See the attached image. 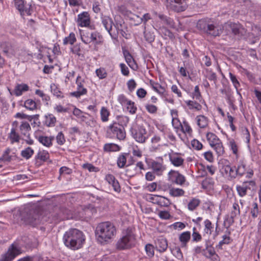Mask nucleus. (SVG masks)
Here are the masks:
<instances>
[{
	"label": "nucleus",
	"mask_w": 261,
	"mask_h": 261,
	"mask_svg": "<svg viewBox=\"0 0 261 261\" xmlns=\"http://www.w3.org/2000/svg\"><path fill=\"white\" fill-rule=\"evenodd\" d=\"M29 90V86L26 84H19L17 85L14 89V94L15 95L18 96L22 94L24 92Z\"/></svg>",
	"instance_id": "34"
},
{
	"label": "nucleus",
	"mask_w": 261,
	"mask_h": 261,
	"mask_svg": "<svg viewBox=\"0 0 261 261\" xmlns=\"http://www.w3.org/2000/svg\"><path fill=\"white\" fill-rule=\"evenodd\" d=\"M35 138L43 145L47 147H49L53 145L52 141L54 139V137L38 136L37 134H35Z\"/></svg>",
	"instance_id": "26"
},
{
	"label": "nucleus",
	"mask_w": 261,
	"mask_h": 261,
	"mask_svg": "<svg viewBox=\"0 0 261 261\" xmlns=\"http://www.w3.org/2000/svg\"><path fill=\"white\" fill-rule=\"evenodd\" d=\"M50 88L51 92L54 96L60 98L64 97V95L57 85L54 83H52L50 86Z\"/></svg>",
	"instance_id": "43"
},
{
	"label": "nucleus",
	"mask_w": 261,
	"mask_h": 261,
	"mask_svg": "<svg viewBox=\"0 0 261 261\" xmlns=\"http://www.w3.org/2000/svg\"><path fill=\"white\" fill-rule=\"evenodd\" d=\"M114 27L116 31H113V33H117V38L119 34H120L125 38H128V34L126 32L127 28L123 20L116 21L114 24Z\"/></svg>",
	"instance_id": "18"
},
{
	"label": "nucleus",
	"mask_w": 261,
	"mask_h": 261,
	"mask_svg": "<svg viewBox=\"0 0 261 261\" xmlns=\"http://www.w3.org/2000/svg\"><path fill=\"white\" fill-rule=\"evenodd\" d=\"M150 85L152 88L156 92L159 93H163L164 91V89L158 83H155L153 81H150Z\"/></svg>",
	"instance_id": "51"
},
{
	"label": "nucleus",
	"mask_w": 261,
	"mask_h": 261,
	"mask_svg": "<svg viewBox=\"0 0 261 261\" xmlns=\"http://www.w3.org/2000/svg\"><path fill=\"white\" fill-rule=\"evenodd\" d=\"M168 156L171 164L174 167H180L184 165V159L180 153L171 150L168 153Z\"/></svg>",
	"instance_id": "15"
},
{
	"label": "nucleus",
	"mask_w": 261,
	"mask_h": 261,
	"mask_svg": "<svg viewBox=\"0 0 261 261\" xmlns=\"http://www.w3.org/2000/svg\"><path fill=\"white\" fill-rule=\"evenodd\" d=\"M247 171L246 162L240 160L236 166L232 167L227 160L222 162L221 169L222 174L230 179H234L237 177H242Z\"/></svg>",
	"instance_id": "3"
},
{
	"label": "nucleus",
	"mask_w": 261,
	"mask_h": 261,
	"mask_svg": "<svg viewBox=\"0 0 261 261\" xmlns=\"http://www.w3.org/2000/svg\"><path fill=\"white\" fill-rule=\"evenodd\" d=\"M255 189V182L253 180L246 181L242 185L237 186L236 189L239 195L244 197L247 194L248 190L253 191Z\"/></svg>",
	"instance_id": "13"
},
{
	"label": "nucleus",
	"mask_w": 261,
	"mask_h": 261,
	"mask_svg": "<svg viewBox=\"0 0 261 261\" xmlns=\"http://www.w3.org/2000/svg\"><path fill=\"white\" fill-rule=\"evenodd\" d=\"M107 133L111 138L116 137L119 140L125 138L124 128L119 126L116 121H113L107 127Z\"/></svg>",
	"instance_id": "10"
},
{
	"label": "nucleus",
	"mask_w": 261,
	"mask_h": 261,
	"mask_svg": "<svg viewBox=\"0 0 261 261\" xmlns=\"http://www.w3.org/2000/svg\"><path fill=\"white\" fill-rule=\"evenodd\" d=\"M56 118L52 114H48L45 116L44 124L48 127H52L55 125Z\"/></svg>",
	"instance_id": "35"
},
{
	"label": "nucleus",
	"mask_w": 261,
	"mask_h": 261,
	"mask_svg": "<svg viewBox=\"0 0 261 261\" xmlns=\"http://www.w3.org/2000/svg\"><path fill=\"white\" fill-rule=\"evenodd\" d=\"M13 4L20 12L29 13L31 5H27L24 0H14Z\"/></svg>",
	"instance_id": "22"
},
{
	"label": "nucleus",
	"mask_w": 261,
	"mask_h": 261,
	"mask_svg": "<svg viewBox=\"0 0 261 261\" xmlns=\"http://www.w3.org/2000/svg\"><path fill=\"white\" fill-rule=\"evenodd\" d=\"M100 119L102 122H106L109 120L110 112L109 110L105 107H102L100 111Z\"/></svg>",
	"instance_id": "39"
},
{
	"label": "nucleus",
	"mask_w": 261,
	"mask_h": 261,
	"mask_svg": "<svg viewBox=\"0 0 261 261\" xmlns=\"http://www.w3.org/2000/svg\"><path fill=\"white\" fill-rule=\"evenodd\" d=\"M155 244L156 250L160 252L165 251L168 247L167 241L165 238L163 237H160L157 239Z\"/></svg>",
	"instance_id": "24"
},
{
	"label": "nucleus",
	"mask_w": 261,
	"mask_h": 261,
	"mask_svg": "<svg viewBox=\"0 0 261 261\" xmlns=\"http://www.w3.org/2000/svg\"><path fill=\"white\" fill-rule=\"evenodd\" d=\"M34 153V150L28 147L21 151V155L24 159L28 160L31 158Z\"/></svg>",
	"instance_id": "46"
},
{
	"label": "nucleus",
	"mask_w": 261,
	"mask_h": 261,
	"mask_svg": "<svg viewBox=\"0 0 261 261\" xmlns=\"http://www.w3.org/2000/svg\"><path fill=\"white\" fill-rule=\"evenodd\" d=\"M145 107L147 112L150 114H155L158 111V107L151 104H146Z\"/></svg>",
	"instance_id": "61"
},
{
	"label": "nucleus",
	"mask_w": 261,
	"mask_h": 261,
	"mask_svg": "<svg viewBox=\"0 0 261 261\" xmlns=\"http://www.w3.org/2000/svg\"><path fill=\"white\" fill-rule=\"evenodd\" d=\"M96 74L97 76L100 79H102L106 77L107 73L105 69L103 67H100L96 70Z\"/></svg>",
	"instance_id": "57"
},
{
	"label": "nucleus",
	"mask_w": 261,
	"mask_h": 261,
	"mask_svg": "<svg viewBox=\"0 0 261 261\" xmlns=\"http://www.w3.org/2000/svg\"><path fill=\"white\" fill-rule=\"evenodd\" d=\"M11 150L7 149L3 153L2 157L0 158V160L4 162H10L12 158L11 156L9 155Z\"/></svg>",
	"instance_id": "58"
},
{
	"label": "nucleus",
	"mask_w": 261,
	"mask_h": 261,
	"mask_svg": "<svg viewBox=\"0 0 261 261\" xmlns=\"http://www.w3.org/2000/svg\"><path fill=\"white\" fill-rule=\"evenodd\" d=\"M121 147L115 143H107L103 146V150L106 152L118 151Z\"/></svg>",
	"instance_id": "37"
},
{
	"label": "nucleus",
	"mask_w": 261,
	"mask_h": 261,
	"mask_svg": "<svg viewBox=\"0 0 261 261\" xmlns=\"http://www.w3.org/2000/svg\"><path fill=\"white\" fill-rule=\"evenodd\" d=\"M200 200L198 198H192L188 204V208L190 211L195 210L200 204Z\"/></svg>",
	"instance_id": "44"
},
{
	"label": "nucleus",
	"mask_w": 261,
	"mask_h": 261,
	"mask_svg": "<svg viewBox=\"0 0 261 261\" xmlns=\"http://www.w3.org/2000/svg\"><path fill=\"white\" fill-rule=\"evenodd\" d=\"M191 236L193 242L197 243L200 242L202 239L201 234L197 230L196 228L195 227L192 228Z\"/></svg>",
	"instance_id": "45"
},
{
	"label": "nucleus",
	"mask_w": 261,
	"mask_h": 261,
	"mask_svg": "<svg viewBox=\"0 0 261 261\" xmlns=\"http://www.w3.org/2000/svg\"><path fill=\"white\" fill-rule=\"evenodd\" d=\"M57 143L60 145H62L65 142V138L64 134L62 132H59L56 136Z\"/></svg>",
	"instance_id": "59"
},
{
	"label": "nucleus",
	"mask_w": 261,
	"mask_h": 261,
	"mask_svg": "<svg viewBox=\"0 0 261 261\" xmlns=\"http://www.w3.org/2000/svg\"><path fill=\"white\" fill-rule=\"evenodd\" d=\"M21 253L20 247L15 244H12L9 246L7 251L1 255L0 261H12Z\"/></svg>",
	"instance_id": "12"
},
{
	"label": "nucleus",
	"mask_w": 261,
	"mask_h": 261,
	"mask_svg": "<svg viewBox=\"0 0 261 261\" xmlns=\"http://www.w3.org/2000/svg\"><path fill=\"white\" fill-rule=\"evenodd\" d=\"M186 103L191 110L194 109L199 111L202 109V106L197 102L193 100L186 101Z\"/></svg>",
	"instance_id": "47"
},
{
	"label": "nucleus",
	"mask_w": 261,
	"mask_h": 261,
	"mask_svg": "<svg viewBox=\"0 0 261 261\" xmlns=\"http://www.w3.org/2000/svg\"><path fill=\"white\" fill-rule=\"evenodd\" d=\"M23 107L27 110L34 111L38 109V105L37 102L32 99H28L24 101Z\"/></svg>",
	"instance_id": "32"
},
{
	"label": "nucleus",
	"mask_w": 261,
	"mask_h": 261,
	"mask_svg": "<svg viewBox=\"0 0 261 261\" xmlns=\"http://www.w3.org/2000/svg\"><path fill=\"white\" fill-rule=\"evenodd\" d=\"M214 181L212 178H206L201 183L202 188L206 190H211L213 188Z\"/></svg>",
	"instance_id": "42"
},
{
	"label": "nucleus",
	"mask_w": 261,
	"mask_h": 261,
	"mask_svg": "<svg viewBox=\"0 0 261 261\" xmlns=\"http://www.w3.org/2000/svg\"><path fill=\"white\" fill-rule=\"evenodd\" d=\"M31 127L29 123L26 121H21L19 125V131L23 136H28L30 135Z\"/></svg>",
	"instance_id": "25"
},
{
	"label": "nucleus",
	"mask_w": 261,
	"mask_h": 261,
	"mask_svg": "<svg viewBox=\"0 0 261 261\" xmlns=\"http://www.w3.org/2000/svg\"><path fill=\"white\" fill-rule=\"evenodd\" d=\"M144 37L147 41L149 43H151L154 40V35L153 33H151L150 32H146L144 31Z\"/></svg>",
	"instance_id": "62"
},
{
	"label": "nucleus",
	"mask_w": 261,
	"mask_h": 261,
	"mask_svg": "<svg viewBox=\"0 0 261 261\" xmlns=\"http://www.w3.org/2000/svg\"><path fill=\"white\" fill-rule=\"evenodd\" d=\"M145 161L158 175H161L166 169V165L164 164L163 158L162 156L157 157L155 160L145 158Z\"/></svg>",
	"instance_id": "9"
},
{
	"label": "nucleus",
	"mask_w": 261,
	"mask_h": 261,
	"mask_svg": "<svg viewBox=\"0 0 261 261\" xmlns=\"http://www.w3.org/2000/svg\"><path fill=\"white\" fill-rule=\"evenodd\" d=\"M116 119L118 125L122 127L126 126L129 122V118L126 116L118 115L117 116Z\"/></svg>",
	"instance_id": "41"
},
{
	"label": "nucleus",
	"mask_w": 261,
	"mask_h": 261,
	"mask_svg": "<svg viewBox=\"0 0 261 261\" xmlns=\"http://www.w3.org/2000/svg\"><path fill=\"white\" fill-rule=\"evenodd\" d=\"M202 167L204 173V174H201V176H204L207 174H209L211 175H213L217 170L216 167L212 165L202 166Z\"/></svg>",
	"instance_id": "40"
},
{
	"label": "nucleus",
	"mask_w": 261,
	"mask_h": 261,
	"mask_svg": "<svg viewBox=\"0 0 261 261\" xmlns=\"http://www.w3.org/2000/svg\"><path fill=\"white\" fill-rule=\"evenodd\" d=\"M240 214V208L237 201H235L232 203V208L230 212V220L232 224L234 222V218L239 216Z\"/></svg>",
	"instance_id": "28"
},
{
	"label": "nucleus",
	"mask_w": 261,
	"mask_h": 261,
	"mask_svg": "<svg viewBox=\"0 0 261 261\" xmlns=\"http://www.w3.org/2000/svg\"><path fill=\"white\" fill-rule=\"evenodd\" d=\"M38 114L34 115H28L23 113H17L15 115V117L16 118H19L21 119H27L29 120L30 121H31L34 116H38Z\"/></svg>",
	"instance_id": "49"
},
{
	"label": "nucleus",
	"mask_w": 261,
	"mask_h": 261,
	"mask_svg": "<svg viewBox=\"0 0 261 261\" xmlns=\"http://www.w3.org/2000/svg\"><path fill=\"white\" fill-rule=\"evenodd\" d=\"M173 255L177 259H181L183 257L182 253L179 247H176L171 250Z\"/></svg>",
	"instance_id": "54"
},
{
	"label": "nucleus",
	"mask_w": 261,
	"mask_h": 261,
	"mask_svg": "<svg viewBox=\"0 0 261 261\" xmlns=\"http://www.w3.org/2000/svg\"><path fill=\"white\" fill-rule=\"evenodd\" d=\"M169 179L173 183L182 186L186 182V177L178 171L171 170L168 173Z\"/></svg>",
	"instance_id": "14"
},
{
	"label": "nucleus",
	"mask_w": 261,
	"mask_h": 261,
	"mask_svg": "<svg viewBox=\"0 0 261 261\" xmlns=\"http://www.w3.org/2000/svg\"><path fill=\"white\" fill-rule=\"evenodd\" d=\"M27 222L30 225L35 226L41 223L40 217L38 214H34L28 218Z\"/></svg>",
	"instance_id": "38"
},
{
	"label": "nucleus",
	"mask_w": 261,
	"mask_h": 261,
	"mask_svg": "<svg viewBox=\"0 0 261 261\" xmlns=\"http://www.w3.org/2000/svg\"><path fill=\"white\" fill-rule=\"evenodd\" d=\"M129 132L132 137L139 143H144L148 138L146 128L139 124H134L130 128Z\"/></svg>",
	"instance_id": "6"
},
{
	"label": "nucleus",
	"mask_w": 261,
	"mask_h": 261,
	"mask_svg": "<svg viewBox=\"0 0 261 261\" xmlns=\"http://www.w3.org/2000/svg\"><path fill=\"white\" fill-rule=\"evenodd\" d=\"M18 124V121H15L13 122L12 124L13 127L11 129L10 132L8 135V139L12 144L18 143L20 140V136L16 132V128L14 127V126H17Z\"/></svg>",
	"instance_id": "20"
},
{
	"label": "nucleus",
	"mask_w": 261,
	"mask_h": 261,
	"mask_svg": "<svg viewBox=\"0 0 261 261\" xmlns=\"http://www.w3.org/2000/svg\"><path fill=\"white\" fill-rule=\"evenodd\" d=\"M197 28L204 32L213 36H219L222 33L223 27L217 23H211L206 20L198 21Z\"/></svg>",
	"instance_id": "4"
},
{
	"label": "nucleus",
	"mask_w": 261,
	"mask_h": 261,
	"mask_svg": "<svg viewBox=\"0 0 261 261\" xmlns=\"http://www.w3.org/2000/svg\"><path fill=\"white\" fill-rule=\"evenodd\" d=\"M76 22L78 26L81 27H88L90 25L91 20L89 13L87 12H83L77 15Z\"/></svg>",
	"instance_id": "17"
},
{
	"label": "nucleus",
	"mask_w": 261,
	"mask_h": 261,
	"mask_svg": "<svg viewBox=\"0 0 261 261\" xmlns=\"http://www.w3.org/2000/svg\"><path fill=\"white\" fill-rule=\"evenodd\" d=\"M159 18L162 20L165 23L170 25V26H173V20L170 18H168L167 16L164 15L163 14H159L158 15Z\"/></svg>",
	"instance_id": "56"
},
{
	"label": "nucleus",
	"mask_w": 261,
	"mask_h": 261,
	"mask_svg": "<svg viewBox=\"0 0 261 261\" xmlns=\"http://www.w3.org/2000/svg\"><path fill=\"white\" fill-rule=\"evenodd\" d=\"M127 111L132 114L136 113L137 108L135 106V103L131 100H129L128 103L125 106Z\"/></svg>",
	"instance_id": "53"
},
{
	"label": "nucleus",
	"mask_w": 261,
	"mask_h": 261,
	"mask_svg": "<svg viewBox=\"0 0 261 261\" xmlns=\"http://www.w3.org/2000/svg\"><path fill=\"white\" fill-rule=\"evenodd\" d=\"M191 145L197 150L201 149L203 147L202 143L197 139H193L191 141Z\"/></svg>",
	"instance_id": "63"
},
{
	"label": "nucleus",
	"mask_w": 261,
	"mask_h": 261,
	"mask_svg": "<svg viewBox=\"0 0 261 261\" xmlns=\"http://www.w3.org/2000/svg\"><path fill=\"white\" fill-rule=\"evenodd\" d=\"M63 240L65 245L72 250L81 248L85 242L83 233L75 228L70 229L64 234Z\"/></svg>",
	"instance_id": "2"
},
{
	"label": "nucleus",
	"mask_w": 261,
	"mask_h": 261,
	"mask_svg": "<svg viewBox=\"0 0 261 261\" xmlns=\"http://www.w3.org/2000/svg\"><path fill=\"white\" fill-rule=\"evenodd\" d=\"M122 52L124 58L128 65H134L136 64L135 61L129 51L125 48H122Z\"/></svg>",
	"instance_id": "33"
},
{
	"label": "nucleus",
	"mask_w": 261,
	"mask_h": 261,
	"mask_svg": "<svg viewBox=\"0 0 261 261\" xmlns=\"http://www.w3.org/2000/svg\"><path fill=\"white\" fill-rule=\"evenodd\" d=\"M204 228L203 233L204 234H207L208 236L212 234L214 229V225L212 222L208 219H205L203 222Z\"/></svg>",
	"instance_id": "30"
},
{
	"label": "nucleus",
	"mask_w": 261,
	"mask_h": 261,
	"mask_svg": "<svg viewBox=\"0 0 261 261\" xmlns=\"http://www.w3.org/2000/svg\"><path fill=\"white\" fill-rule=\"evenodd\" d=\"M76 41V38L75 34L73 33H71L69 34V36L67 37H65L63 40V44L64 45H66L67 44H70L71 45L73 44Z\"/></svg>",
	"instance_id": "50"
},
{
	"label": "nucleus",
	"mask_w": 261,
	"mask_h": 261,
	"mask_svg": "<svg viewBox=\"0 0 261 261\" xmlns=\"http://www.w3.org/2000/svg\"><path fill=\"white\" fill-rule=\"evenodd\" d=\"M197 125L201 128H206L209 123L208 118L203 115H198L195 118Z\"/></svg>",
	"instance_id": "27"
},
{
	"label": "nucleus",
	"mask_w": 261,
	"mask_h": 261,
	"mask_svg": "<svg viewBox=\"0 0 261 261\" xmlns=\"http://www.w3.org/2000/svg\"><path fill=\"white\" fill-rule=\"evenodd\" d=\"M203 251L205 252L203 255L207 258L210 257L216 253L214 248L207 243L205 244V248L203 249Z\"/></svg>",
	"instance_id": "48"
},
{
	"label": "nucleus",
	"mask_w": 261,
	"mask_h": 261,
	"mask_svg": "<svg viewBox=\"0 0 261 261\" xmlns=\"http://www.w3.org/2000/svg\"><path fill=\"white\" fill-rule=\"evenodd\" d=\"M136 243V237L130 228H127L124 233V236L121 238L116 244L117 248L124 250L130 248Z\"/></svg>",
	"instance_id": "5"
},
{
	"label": "nucleus",
	"mask_w": 261,
	"mask_h": 261,
	"mask_svg": "<svg viewBox=\"0 0 261 261\" xmlns=\"http://www.w3.org/2000/svg\"><path fill=\"white\" fill-rule=\"evenodd\" d=\"M80 33L82 41L86 44L92 43L98 45L102 42V36L97 31L80 30Z\"/></svg>",
	"instance_id": "7"
},
{
	"label": "nucleus",
	"mask_w": 261,
	"mask_h": 261,
	"mask_svg": "<svg viewBox=\"0 0 261 261\" xmlns=\"http://www.w3.org/2000/svg\"><path fill=\"white\" fill-rule=\"evenodd\" d=\"M191 238V233L189 231L182 232L179 235L178 239L182 248H187L188 242Z\"/></svg>",
	"instance_id": "23"
},
{
	"label": "nucleus",
	"mask_w": 261,
	"mask_h": 261,
	"mask_svg": "<svg viewBox=\"0 0 261 261\" xmlns=\"http://www.w3.org/2000/svg\"><path fill=\"white\" fill-rule=\"evenodd\" d=\"M168 193L170 196L173 197H181L185 195V191L180 188L169 187Z\"/></svg>",
	"instance_id": "29"
},
{
	"label": "nucleus",
	"mask_w": 261,
	"mask_h": 261,
	"mask_svg": "<svg viewBox=\"0 0 261 261\" xmlns=\"http://www.w3.org/2000/svg\"><path fill=\"white\" fill-rule=\"evenodd\" d=\"M223 240L219 242L217 247L222 249V246L224 244H229L230 242V238L229 236L225 234L222 236Z\"/></svg>",
	"instance_id": "55"
},
{
	"label": "nucleus",
	"mask_w": 261,
	"mask_h": 261,
	"mask_svg": "<svg viewBox=\"0 0 261 261\" xmlns=\"http://www.w3.org/2000/svg\"><path fill=\"white\" fill-rule=\"evenodd\" d=\"M76 84L77 85V90L72 92L71 95L78 98L81 95L86 94L87 92V90L84 87L83 81H81V77L80 76H78L76 77Z\"/></svg>",
	"instance_id": "19"
},
{
	"label": "nucleus",
	"mask_w": 261,
	"mask_h": 261,
	"mask_svg": "<svg viewBox=\"0 0 261 261\" xmlns=\"http://www.w3.org/2000/svg\"><path fill=\"white\" fill-rule=\"evenodd\" d=\"M181 132L185 135L189 136H191L193 133V130L190 126L189 123L184 119L182 122L181 125L180 127Z\"/></svg>",
	"instance_id": "31"
},
{
	"label": "nucleus",
	"mask_w": 261,
	"mask_h": 261,
	"mask_svg": "<svg viewBox=\"0 0 261 261\" xmlns=\"http://www.w3.org/2000/svg\"><path fill=\"white\" fill-rule=\"evenodd\" d=\"M145 251L147 255L149 257H152L154 255V247L152 245L148 244L145 246Z\"/></svg>",
	"instance_id": "60"
},
{
	"label": "nucleus",
	"mask_w": 261,
	"mask_h": 261,
	"mask_svg": "<svg viewBox=\"0 0 261 261\" xmlns=\"http://www.w3.org/2000/svg\"><path fill=\"white\" fill-rule=\"evenodd\" d=\"M146 199L148 201L156 204L160 207H167L171 204V200L169 199L159 195L147 194Z\"/></svg>",
	"instance_id": "11"
},
{
	"label": "nucleus",
	"mask_w": 261,
	"mask_h": 261,
	"mask_svg": "<svg viewBox=\"0 0 261 261\" xmlns=\"http://www.w3.org/2000/svg\"><path fill=\"white\" fill-rule=\"evenodd\" d=\"M116 232L115 226L109 221L99 223L95 231L96 238L101 244H106L110 242L114 239Z\"/></svg>",
	"instance_id": "1"
},
{
	"label": "nucleus",
	"mask_w": 261,
	"mask_h": 261,
	"mask_svg": "<svg viewBox=\"0 0 261 261\" xmlns=\"http://www.w3.org/2000/svg\"><path fill=\"white\" fill-rule=\"evenodd\" d=\"M105 180L111 185L115 192L117 193H120L121 191V188L119 185V182L115 178V176L110 174H108L105 176Z\"/></svg>",
	"instance_id": "21"
},
{
	"label": "nucleus",
	"mask_w": 261,
	"mask_h": 261,
	"mask_svg": "<svg viewBox=\"0 0 261 261\" xmlns=\"http://www.w3.org/2000/svg\"><path fill=\"white\" fill-rule=\"evenodd\" d=\"M101 22L106 30L109 32L113 39H117V34L113 33L112 26L114 25L113 21L111 17L108 16H101Z\"/></svg>",
	"instance_id": "16"
},
{
	"label": "nucleus",
	"mask_w": 261,
	"mask_h": 261,
	"mask_svg": "<svg viewBox=\"0 0 261 261\" xmlns=\"http://www.w3.org/2000/svg\"><path fill=\"white\" fill-rule=\"evenodd\" d=\"M204 159L210 163H212L214 161V158L213 152L211 151L205 152L203 153Z\"/></svg>",
	"instance_id": "64"
},
{
	"label": "nucleus",
	"mask_w": 261,
	"mask_h": 261,
	"mask_svg": "<svg viewBox=\"0 0 261 261\" xmlns=\"http://www.w3.org/2000/svg\"><path fill=\"white\" fill-rule=\"evenodd\" d=\"M206 137L210 146L215 150L218 156L223 155L225 153L224 147L218 136L213 133L208 132Z\"/></svg>",
	"instance_id": "8"
},
{
	"label": "nucleus",
	"mask_w": 261,
	"mask_h": 261,
	"mask_svg": "<svg viewBox=\"0 0 261 261\" xmlns=\"http://www.w3.org/2000/svg\"><path fill=\"white\" fill-rule=\"evenodd\" d=\"M37 158L42 161H46L49 159V155L47 151L43 150L38 152Z\"/></svg>",
	"instance_id": "52"
},
{
	"label": "nucleus",
	"mask_w": 261,
	"mask_h": 261,
	"mask_svg": "<svg viewBox=\"0 0 261 261\" xmlns=\"http://www.w3.org/2000/svg\"><path fill=\"white\" fill-rule=\"evenodd\" d=\"M127 153H122L119 155L117 160V165L120 168H123L125 166L126 163Z\"/></svg>",
	"instance_id": "36"
}]
</instances>
